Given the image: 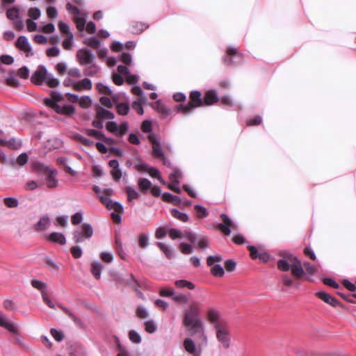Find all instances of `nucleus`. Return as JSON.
<instances>
[{"instance_id": "1", "label": "nucleus", "mask_w": 356, "mask_h": 356, "mask_svg": "<svg viewBox=\"0 0 356 356\" xmlns=\"http://www.w3.org/2000/svg\"><path fill=\"white\" fill-rule=\"evenodd\" d=\"M201 311V303L193 300L185 310L183 316V325L186 330L191 335L196 336L198 340L197 344L191 338H186L183 342L185 350L193 356H201L202 348L208 344L204 323L200 316Z\"/></svg>"}, {"instance_id": "2", "label": "nucleus", "mask_w": 356, "mask_h": 356, "mask_svg": "<svg viewBox=\"0 0 356 356\" xmlns=\"http://www.w3.org/2000/svg\"><path fill=\"white\" fill-rule=\"evenodd\" d=\"M64 97L62 94L58 92L54 91L51 94V98L44 99L47 106L52 108L57 113L72 115L74 113L75 108L72 105H63L60 103L63 101Z\"/></svg>"}, {"instance_id": "3", "label": "nucleus", "mask_w": 356, "mask_h": 356, "mask_svg": "<svg viewBox=\"0 0 356 356\" xmlns=\"http://www.w3.org/2000/svg\"><path fill=\"white\" fill-rule=\"evenodd\" d=\"M31 81L37 85L46 83L51 88H54L59 83L58 80L54 78L51 74L49 73L43 65L38 67L31 76Z\"/></svg>"}, {"instance_id": "4", "label": "nucleus", "mask_w": 356, "mask_h": 356, "mask_svg": "<svg viewBox=\"0 0 356 356\" xmlns=\"http://www.w3.org/2000/svg\"><path fill=\"white\" fill-rule=\"evenodd\" d=\"M190 101L187 104H179L176 106L177 112H181L188 115L193 112V109L202 106L203 101L200 91H192L190 94Z\"/></svg>"}, {"instance_id": "5", "label": "nucleus", "mask_w": 356, "mask_h": 356, "mask_svg": "<svg viewBox=\"0 0 356 356\" xmlns=\"http://www.w3.org/2000/svg\"><path fill=\"white\" fill-rule=\"evenodd\" d=\"M215 330L218 341L220 343L224 348H229L231 343V337L228 324L227 323L222 326H218Z\"/></svg>"}, {"instance_id": "6", "label": "nucleus", "mask_w": 356, "mask_h": 356, "mask_svg": "<svg viewBox=\"0 0 356 356\" xmlns=\"http://www.w3.org/2000/svg\"><path fill=\"white\" fill-rule=\"evenodd\" d=\"M38 165L40 170L47 173L45 180L47 187L50 188L57 187L58 184V181L56 179L58 174L57 170L49 165H44L43 164H39Z\"/></svg>"}, {"instance_id": "7", "label": "nucleus", "mask_w": 356, "mask_h": 356, "mask_svg": "<svg viewBox=\"0 0 356 356\" xmlns=\"http://www.w3.org/2000/svg\"><path fill=\"white\" fill-rule=\"evenodd\" d=\"M31 286L39 290L41 293L42 298L43 302L50 308H55V305L53 303V302L50 300L47 289V285L46 283L38 280H32L31 282Z\"/></svg>"}, {"instance_id": "8", "label": "nucleus", "mask_w": 356, "mask_h": 356, "mask_svg": "<svg viewBox=\"0 0 356 356\" xmlns=\"http://www.w3.org/2000/svg\"><path fill=\"white\" fill-rule=\"evenodd\" d=\"M82 233L79 230L73 232V240L75 243H79L84 241L85 238H90L93 234V229L88 223H83L81 225Z\"/></svg>"}, {"instance_id": "9", "label": "nucleus", "mask_w": 356, "mask_h": 356, "mask_svg": "<svg viewBox=\"0 0 356 356\" xmlns=\"http://www.w3.org/2000/svg\"><path fill=\"white\" fill-rule=\"evenodd\" d=\"M207 317L214 328H217L218 326H222L227 323L225 319L222 318L219 311L214 308H210L207 310Z\"/></svg>"}, {"instance_id": "10", "label": "nucleus", "mask_w": 356, "mask_h": 356, "mask_svg": "<svg viewBox=\"0 0 356 356\" xmlns=\"http://www.w3.org/2000/svg\"><path fill=\"white\" fill-rule=\"evenodd\" d=\"M106 129L114 134L117 136H122L126 134L129 129L128 123L124 122L121 123L120 125L114 121H109L106 124Z\"/></svg>"}, {"instance_id": "11", "label": "nucleus", "mask_w": 356, "mask_h": 356, "mask_svg": "<svg viewBox=\"0 0 356 356\" xmlns=\"http://www.w3.org/2000/svg\"><path fill=\"white\" fill-rule=\"evenodd\" d=\"M15 46L19 50L23 51L26 57L33 55L32 47L26 36H19L15 42Z\"/></svg>"}, {"instance_id": "12", "label": "nucleus", "mask_w": 356, "mask_h": 356, "mask_svg": "<svg viewBox=\"0 0 356 356\" xmlns=\"http://www.w3.org/2000/svg\"><path fill=\"white\" fill-rule=\"evenodd\" d=\"M149 140L153 144L152 151L153 155L158 158H161L163 159V162L164 165H168L169 161L164 157V153L163 149L161 148L160 143L156 138V136L152 134L149 136Z\"/></svg>"}, {"instance_id": "13", "label": "nucleus", "mask_w": 356, "mask_h": 356, "mask_svg": "<svg viewBox=\"0 0 356 356\" xmlns=\"http://www.w3.org/2000/svg\"><path fill=\"white\" fill-rule=\"evenodd\" d=\"M220 218L224 223H219L218 227L224 234L230 235L231 228L234 229L236 225L226 214H221Z\"/></svg>"}, {"instance_id": "14", "label": "nucleus", "mask_w": 356, "mask_h": 356, "mask_svg": "<svg viewBox=\"0 0 356 356\" xmlns=\"http://www.w3.org/2000/svg\"><path fill=\"white\" fill-rule=\"evenodd\" d=\"M81 65L90 64L95 58L94 54L89 49H79L76 53Z\"/></svg>"}, {"instance_id": "15", "label": "nucleus", "mask_w": 356, "mask_h": 356, "mask_svg": "<svg viewBox=\"0 0 356 356\" xmlns=\"http://www.w3.org/2000/svg\"><path fill=\"white\" fill-rule=\"evenodd\" d=\"M100 200L102 203L104 204L108 209H113L115 213H122L123 207L120 202H113L110 198L102 195H100Z\"/></svg>"}, {"instance_id": "16", "label": "nucleus", "mask_w": 356, "mask_h": 356, "mask_svg": "<svg viewBox=\"0 0 356 356\" xmlns=\"http://www.w3.org/2000/svg\"><path fill=\"white\" fill-rule=\"evenodd\" d=\"M290 262L292 275L297 278L301 277L304 274L303 265H302L301 261L293 257L290 259Z\"/></svg>"}, {"instance_id": "17", "label": "nucleus", "mask_w": 356, "mask_h": 356, "mask_svg": "<svg viewBox=\"0 0 356 356\" xmlns=\"http://www.w3.org/2000/svg\"><path fill=\"white\" fill-rule=\"evenodd\" d=\"M0 326L14 334L18 332L17 326L14 323L11 322L6 315L1 312H0Z\"/></svg>"}, {"instance_id": "18", "label": "nucleus", "mask_w": 356, "mask_h": 356, "mask_svg": "<svg viewBox=\"0 0 356 356\" xmlns=\"http://www.w3.org/2000/svg\"><path fill=\"white\" fill-rule=\"evenodd\" d=\"M318 298L322 300L323 302L332 305V307H337L339 305V302L333 296L325 291H320L316 293Z\"/></svg>"}, {"instance_id": "19", "label": "nucleus", "mask_w": 356, "mask_h": 356, "mask_svg": "<svg viewBox=\"0 0 356 356\" xmlns=\"http://www.w3.org/2000/svg\"><path fill=\"white\" fill-rule=\"evenodd\" d=\"M152 108L161 113L163 118H166L171 114L170 109L166 107L160 100L154 102L152 104Z\"/></svg>"}, {"instance_id": "20", "label": "nucleus", "mask_w": 356, "mask_h": 356, "mask_svg": "<svg viewBox=\"0 0 356 356\" xmlns=\"http://www.w3.org/2000/svg\"><path fill=\"white\" fill-rule=\"evenodd\" d=\"M218 96L216 90H210L205 93L204 103L206 105H211L218 102Z\"/></svg>"}, {"instance_id": "21", "label": "nucleus", "mask_w": 356, "mask_h": 356, "mask_svg": "<svg viewBox=\"0 0 356 356\" xmlns=\"http://www.w3.org/2000/svg\"><path fill=\"white\" fill-rule=\"evenodd\" d=\"M91 88H92V82L88 78H85L83 80L76 82L74 84V88L76 90H90Z\"/></svg>"}, {"instance_id": "22", "label": "nucleus", "mask_w": 356, "mask_h": 356, "mask_svg": "<svg viewBox=\"0 0 356 356\" xmlns=\"http://www.w3.org/2000/svg\"><path fill=\"white\" fill-rule=\"evenodd\" d=\"M48 238L50 241L59 243L60 245H64L66 243L65 236L59 232H52L49 234Z\"/></svg>"}, {"instance_id": "23", "label": "nucleus", "mask_w": 356, "mask_h": 356, "mask_svg": "<svg viewBox=\"0 0 356 356\" xmlns=\"http://www.w3.org/2000/svg\"><path fill=\"white\" fill-rule=\"evenodd\" d=\"M102 268L103 265L98 261H93L91 264V273L96 279H100Z\"/></svg>"}, {"instance_id": "24", "label": "nucleus", "mask_w": 356, "mask_h": 356, "mask_svg": "<svg viewBox=\"0 0 356 356\" xmlns=\"http://www.w3.org/2000/svg\"><path fill=\"white\" fill-rule=\"evenodd\" d=\"M97 116L101 119H113L115 115L112 112L99 106L97 108Z\"/></svg>"}, {"instance_id": "25", "label": "nucleus", "mask_w": 356, "mask_h": 356, "mask_svg": "<svg viewBox=\"0 0 356 356\" xmlns=\"http://www.w3.org/2000/svg\"><path fill=\"white\" fill-rule=\"evenodd\" d=\"M162 198L164 201L170 202L175 205H179L181 203V199L179 197L173 195L170 193H164L162 195Z\"/></svg>"}, {"instance_id": "26", "label": "nucleus", "mask_w": 356, "mask_h": 356, "mask_svg": "<svg viewBox=\"0 0 356 356\" xmlns=\"http://www.w3.org/2000/svg\"><path fill=\"white\" fill-rule=\"evenodd\" d=\"M293 258L292 256H289L287 259H282L277 261V268L282 271H288L291 267L290 259Z\"/></svg>"}, {"instance_id": "27", "label": "nucleus", "mask_w": 356, "mask_h": 356, "mask_svg": "<svg viewBox=\"0 0 356 356\" xmlns=\"http://www.w3.org/2000/svg\"><path fill=\"white\" fill-rule=\"evenodd\" d=\"M50 222V219L47 216H43L35 224V228L37 231L44 230Z\"/></svg>"}, {"instance_id": "28", "label": "nucleus", "mask_w": 356, "mask_h": 356, "mask_svg": "<svg viewBox=\"0 0 356 356\" xmlns=\"http://www.w3.org/2000/svg\"><path fill=\"white\" fill-rule=\"evenodd\" d=\"M237 55V49L234 47H229L227 50V55L222 58L223 63L225 65H229L233 63L232 58H228L229 56L232 57Z\"/></svg>"}, {"instance_id": "29", "label": "nucleus", "mask_w": 356, "mask_h": 356, "mask_svg": "<svg viewBox=\"0 0 356 356\" xmlns=\"http://www.w3.org/2000/svg\"><path fill=\"white\" fill-rule=\"evenodd\" d=\"M170 213L173 218L181 222H187L189 219L188 216L186 213L180 212L177 209H172Z\"/></svg>"}, {"instance_id": "30", "label": "nucleus", "mask_w": 356, "mask_h": 356, "mask_svg": "<svg viewBox=\"0 0 356 356\" xmlns=\"http://www.w3.org/2000/svg\"><path fill=\"white\" fill-rule=\"evenodd\" d=\"M156 245L165 254L167 258L171 259L173 257V250L171 247L162 242H157Z\"/></svg>"}, {"instance_id": "31", "label": "nucleus", "mask_w": 356, "mask_h": 356, "mask_svg": "<svg viewBox=\"0 0 356 356\" xmlns=\"http://www.w3.org/2000/svg\"><path fill=\"white\" fill-rule=\"evenodd\" d=\"M175 284L179 289L187 288L188 289L193 290L195 287L193 283L186 280H176L175 282Z\"/></svg>"}, {"instance_id": "32", "label": "nucleus", "mask_w": 356, "mask_h": 356, "mask_svg": "<svg viewBox=\"0 0 356 356\" xmlns=\"http://www.w3.org/2000/svg\"><path fill=\"white\" fill-rule=\"evenodd\" d=\"M138 185L142 192H146L152 188V183L145 178H140L138 181Z\"/></svg>"}, {"instance_id": "33", "label": "nucleus", "mask_w": 356, "mask_h": 356, "mask_svg": "<svg viewBox=\"0 0 356 356\" xmlns=\"http://www.w3.org/2000/svg\"><path fill=\"white\" fill-rule=\"evenodd\" d=\"M74 22L76 23V28L79 31H83L86 26V19L79 13V15H74Z\"/></svg>"}, {"instance_id": "34", "label": "nucleus", "mask_w": 356, "mask_h": 356, "mask_svg": "<svg viewBox=\"0 0 356 356\" xmlns=\"http://www.w3.org/2000/svg\"><path fill=\"white\" fill-rule=\"evenodd\" d=\"M147 173L152 177L154 178H157V179L163 185H166V182L162 179L160 176V172L155 168L149 167Z\"/></svg>"}, {"instance_id": "35", "label": "nucleus", "mask_w": 356, "mask_h": 356, "mask_svg": "<svg viewBox=\"0 0 356 356\" xmlns=\"http://www.w3.org/2000/svg\"><path fill=\"white\" fill-rule=\"evenodd\" d=\"M145 330L148 333H154L156 330V325L153 320H148L144 323Z\"/></svg>"}, {"instance_id": "36", "label": "nucleus", "mask_w": 356, "mask_h": 356, "mask_svg": "<svg viewBox=\"0 0 356 356\" xmlns=\"http://www.w3.org/2000/svg\"><path fill=\"white\" fill-rule=\"evenodd\" d=\"M211 273L213 276L222 277L225 273L224 268L220 264L213 265L211 269Z\"/></svg>"}, {"instance_id": "37", "label": "nucleus", "mask_w": 356, "mask_h": 356, "mask_svg": "<svg viewBox=\"0 0 356 356\" xmlns=\"http://www.w3.org/2000/svg\"><path fill=\"white\" fill-rule=\"evenodd\" d=\"M126 192L127 193V198L129 202L138 199L139 197V193L131 186L126 187Z\"/></svg>"}, {"instance_id": "38", "label": "nucleus", "mask_w": 356, "mask_h": 356, "mask_svg": "<svg viewBox=\"0 0 356 356\" xmlns=\"http://www.w3.org/2000/svg\"><path fill=\"white\" fill-rule=\"evenodd\" d=\"M196 211L197 216L200 218H204L208 216V211L207 209L200 204H196L194 207Z\"/></svg>"}, {"instance_id": "39", "label": "nucleus", "mask_w": 356, "mask_h": 356, "mask_svg": "<svg viewBox=\"0 0 356 356\" xmlns=\"http://www.w3.org/2000/svg\"><path fill=\"white\" fill-rule=\"evenodd\" d=\"M117 111L119 115H127L129 111V104L127 103H120L117 105Z\"/></svg>"}, {"instance_id": "40", "label": "nucleus", "mask_w": 356, "mask_h": 356, "mask_svg": "<svg viewBox=\"0 0 356 356\" xmlns=\"http://www.w3.org/2000/svg\"><path fill=\"white\" fill-rule=\"evenodd\" d=\"M138 244L140 248H145L149 245V236L147 234H141L138 236Z\"/></svg>"}, {"instance_id": "41", "label": "nucleus", "mask_w": 356, "mask_h": 356, "mask_svg": "<svg viewBox=\"0 0 356 356\" xmlns=\"http://www.w3.org/2000/svg\"><path fill=\"white\" fill-rule=\"evenodd\" d=\"M6 16L10 20H15L19 17V10L15 7L10 8L7 10Z\"/></svg>"}, {"instance_id": "42", "label": "nucleus", "mask_w": 356, "mask_h": 356, "mask_svg": "<svg viewBox=\"0 0 356 356\" xmlns=\"http://www.w3.org/2000/svg\"><path fill=\"white\" fill-rule=\"evenodd\" d=\"M4 204L9 208H15L18 206L19 202L15 197H6L3 200Z\"/></svg>"}, {"instance_id": "43", "label": "nucleus", "mask_w": 356, "mask_h": 356, "mask_svg": "<svg viewBox=\"0 0 356 356\" xmlns=\"http://www.w3.org/2000/svg\"><path fill=\"white\" fill-rule=\"evenodd\" d=\"M98 71L99 67L95 64H91L86 68L85 74L87 76H92L95 75Z\"/></svg>"}, {"instance_id": "44", "label": "nucleus", "mask_w": 356, "mask_h": 356, "mask_svg": "<svg viewBox=\"0 0 356 356\" xmlns=\"http://www.w3.org/2000/svg\"><path fill=\"white\" fill-rule=\"evenodd\" d=\"M168 234L169 236L173 240L178 238H182L184 236V233L181 230L175 228L170 229Z\"/></svg>"}, {"instance_id": "45", "label": "nucleus", "mask_w": 356, "mask_h": 356, "mask_svg": "<svg viewBox=\"0 0 356 356\" xmlns=\"http://www.w3.org/2000/svg\"><path fill=\"white\" fill-rule=\"evenodd\" d=\"M303 269L304 273H307L310 275H313L317 271V269L315 266L309 264V262H305L303 264Z\"/></svg>"}, {"instance_id": "46", "label": "nucleus", "mask_w": 356, "mask_h": 356, "mask_svg": "<svg viewBox=\"0 0 356 356\" xmlns=\"http://www.w3.org/2000/svg\"><path fill=\"white\" fill-rule=\"evenodd\" d=\"M86 134L91 137H94L96 139L102 140V138H104V134L101 131H97L95 129H86Z\"/></svg>"}, {"instance_id": "47", "label": "nucleus", "mask_w": 356, "mask_h": 356, "mask_svg": "<svg viewBox=\"0 0 356 356\" xmlns=\"http://www.w3.org/2000/svg\"><path fill=\"white\" fill-rule=\"evenodd\" d=\"M129 338L130 341L134 343H140L141 342L140 335L135 330L129 331Z\"/></svg>"}, {"instance_id": "48", "label": "nucleus", "mask_w": 356, "mask_h": 356, "mask_svg": "<svg viewBox=\"0 0 356 356\" xmlns=\"http://www.w3.org/2000/svg\"><path fill=\"white\" fill-rule=\"evenodd\" d=\"M83 213L78 211L71 216V222L72 225H76L81 223L83 220Z\"/></svg>"}, {"instance_id": "49", "label": "nucleus", "mask_w": 356, "mask_h": 356, "mask_svg": "<svg viewBox=\"0 0 356 356\" xmlns=\"http://www.w3.org/2000/svg\"><path fill=\"white\" fill-rule=\"evenodd\" d=\"M28 15L31 19H38L41 15V12L38 8H31Z\"/></svg>"}, {"instance_id": "50", "label": "nucleus", "mask_w": 356, "mask_h": 356, "mask_svg": "<svg viewBox=\"0 0 356 356\" xmlns=\"http://www.w3.org/2000/svg\"><path fill=\"white\" fill-rule=\"evenodd\" d=\"M85 44L90 46L92 48L97 49L99 46V40L95 37L89 38L86 40Z\"/></svg>"}, {"instance_id": "51", "label": "nucleus", "mask_w": 356, "mask_h": 356, "mask_svg": "<svg viewBox=\"0 0 356 356\" xmlns=\"http://www.w3.org/2000/svg\"><path fill=\"white\" fill-rule=\"evenodd\" d=\"M172 300L178 303H186L188 301L187 296L182 293H175L172 296Z\"/></svg>"}, {"instance_id": "52", "label": "nucleus", "mask_w": 356, "mask_h": 356, "mask_svg": "<svg viewBox=\"0 0 356 356\" xmlns=\"http://www.w3.org/2000/svg\"><path fill=\"white\" fill-rule=\"evenodd\" d=\"M179 249L183 254H188L193 252V248L191 245L181 243L179 245Z\"/></svg>"}, {"instance_id": "53", "label": "nucleus", "mask_w": 356, "mask_h": 356, "mask_svg": "<svg viewBox=\"0 0 356 356\" xmlns=\"http://www.w3.org/2000/svg\"><path fill=\"white\" fill-rule=\"evenodd\" d=\"M79 104L82 108H87L90 106L92 100L88 96H83L79 99Z\"/></svg>"}, {"instance_id": "54", "label": "nucleus", "mask_w": 356, "mask_h": 356, "mask_svg": "<svg viewBox=\"0 0 356 356\" xmlns=\"http://www.w3.org/2000/svg\"><path fill=\"white\" fill-rule=\"evenodd\" d=\"M120 60L127 65H132V56L129 53L122 52L120 56Z\"/></svg>"}, {"instance_id": "55", "label": "nucleus", "mask_w": 356, "mask_h": 356, "mask_svg": "<svg viewBox=\"0 0 356 356\" xmlns=\"http://www.w3.org/2000/svg\"><path fill=\"white\" fill-rule=\"evenodd\" d=\"M136 315L138 318H146L149 316V312L145 307L139 306L136 309Z\"/></svg>"}, {"instance_id": "56", "label": "nucleus", "mask_w": 356, "mask_h": 356, "mask_svg": "<svg viewBox=\"0 0 356 356\" xmlns=\"http://www.w3.org/2000/svg\"><path fill=\"white\" fill-rule=\"evenodd\" d=\"M51 336L57 341H61L64 339V334L61 331L57 330L56 329L52 328L50 330Z\"/></svg>"}, {"instance_id": "57", "label": "nucleus", "mask_w": 356, "mask_h": 356, "mask_svg": "<svg viewBox=\"0 0 356 356\" xmlns=\"http://www.w3.org/2000/svg\"><path fill=\"white\" fill-rule=\"evenodd\" d=\"M175 291L172 288H162L160 289L159 294L163 297H172L175 294Z\"/></svg>"}, {"instance_id": "58", "label": "nucleus", "mask_w": 356, "mask_h": 356, "mask_svg": "<svg viewBox=\"0 0 356 356\" xmlns=\"http://www.w3.org/2000/svg\"><path fill=\"white\" fill-rule=\"evenodd\" d=\"M72 40L73 35L72 33H70V35H67V38H65L63 42V48L67 50L70 49L72 45Z\"/></svg>"}, {"instance_id": "59", "label": "nucleus", "mask_w": 356, "mask_h": 356, "mask_svg": "<svg viewBox=\"0 0 356 356\" xmlns=\"http://www.w3.org/2000/svg\"><path fill=\"white\" fill-rule=\"evenodd\" d=\"M134 29L133 31L136 33H140L143 32L144 30L147 29L148 28V25L142 23V22H136L135 25L134 26Z\"/></svg>"}, {"instance_id": "60", "label": "nucleus", "mask_w": 356, "mask_h": 356, "mask_svg": "<svg viewBox=\"0 0 356 356\" xmlns=\"http://www.w3.org/2000/svg\"><path fill=\"white\" fill-rule=\"evenodd\" d=\"M209 245V241L207 237L206 236H201L199 239V241L197 243V248L200 249H204L208 248Z\"/></svg>"}, {"instance_id": "61", "label": "nucleus", "mask_w": 356, "mask_h": 356, "mask_svg": "<svg viewBox=\"0 0 356 356\" xmlns=\"http://www.w3.org/2000/svg\"><path fill=\"white\" fill-rule=\"evenodd\" d=\"M68 224V216H60L56 218V225H60L61 227H66Z\"/></svg>"}, {"instance_id": "62", "label": "nucleus", "mask_w": 356, "mask_h": 356, "mask_svg": "<svg viewBox=\"0 0 356 356\" xmlns=\"http://www.w3.org/2000/svg\"><path fill=\"white\" fill-rule=\"evenodd\" d=\"M96 87L100 93L111 95L112 91L107 86H105L101 83H98Z\"/></svg>"}, {"instance_id": "63", "label": "nucleus", "mask_w": 356, "mask_h": 356, "mask_svg": "<svg viewBox=\"0 0 356 356\" xmlns=\"http://www.w3.org/2000/svg\"><path fill=\"white\" fill-rule=\"evenodd\" d=\"M100 258L106 263H111L113 259V254L109 252H102Z\"/></svg>"}, {"instance_id": "64", "label": "nucleus", "mask_w": 356, "mask_h": 356, "mask_svg": "<svg viewBox=\"0 0 356 356\" xmlns=\"http://www.w3.org/2000/svg\"><path fill=\"white\" fill-rule=\"evenodd\" d=\"M70 252L75 259L80 258L82 255V250L79 246H73L70 249Z\"/></svg>"}]
</instances>
